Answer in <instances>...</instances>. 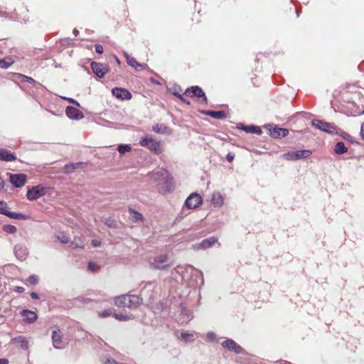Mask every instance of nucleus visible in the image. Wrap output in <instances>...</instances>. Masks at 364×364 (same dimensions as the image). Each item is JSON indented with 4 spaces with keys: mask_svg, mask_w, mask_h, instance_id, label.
Returning a JSON list of instances; mask_svg holds the SVG:
<instances>
[{
    "mask_svg": "<svg viewBox=\"0 0 364 364\" xmlns=\"http://www.w3.org/2000/svg\"><path fill=\"white\" fill-rule=\"evenodd\" d=\"M141 302V299L136 295L124 294L114 298V304L119 307L136 308Z\"/></svg>",
    "mask_w": 364,
    "mask_h": 364,
    "instance_id": "f257e3e1",
    "label": "nucleus"
},
{
    "mask_svg": "<svg viewBox=\"0 0 364 364\" xmlns=\"http://www.w3.org/2000/svg\"><path fill=\"white\" fill-rule=\"evenodd\" d=\"M150 178L154 180L156 182L164 183H166V191H168L171 188V180L170 174L164 168H159L156 171H152L149 173Z\"/></svg>",
    "mask_w": 364,
    "mask_h": 364,
    "instance_id": "f03ea898",
    "label": "nucleus"
},
{
    "mask_svg": "<svg viewBox=\"0 0 364 364\" xmlns=\"http://www.w3.org/2000/svg\"><path fill=\"white\" fill-rule=\"evenodd\" d=\"M139 144L156 154L162 152L161 141H156L151 135H146L139 140Z\"/></svg>",
    "mask_w": 364,
    "mask_h": 364,
    "instance_id": "7ed1b4c3",
    "label": "nucleus"
},
{
    "mask_svg": "<svg viewBox=\"0 0 364 364\" xmlns=\"http://www.w3.org/2000/svg\"><path fill=\"white\" fill-rule=\"evenodd\" d=\"M311 154V151L309 149L291 151L283 154V159L287 161H296L299 159L308 158Z\"/></svg>",
    "mask_w": 364,
    "mask_h": 364,
    "instance_id": "20e7f679",
    "label": "nucleus"
},
{
    "mask_svg": "<svg viewBox=\"0 0 364 364\" xmlns=\"http://www.w3.org/2000/svg\"><path fill=\"white\" fill-rule=\"evenodd\" d=\"M185 95L193 97H196L200 103L207 104L208 100L205 92L199 86H191L185 90Z\"/></svg>",
    "mask_w": 364,
    "mask_h": 364,
    "instance_id": "39448f33",
    "label": "nucleus"
},
{
    "mask_svg": "<svg viewBox=\"0 0 364 364\" xmlns=\"http://www.w3.org/2000/svg\"><path fill=\"white\" fill-rule=\"evenodd\" d=\"M171 266L166 254L156 256L151 263V267L154 269H166Z\"/></svg>",
    "mask_w": 364,
    "mask_h": 364,
    "instance_id": "423d86ee",
    "label": "nucleus"
},
{
    "mask_svg": "<svg viewBox=\"0 0 364 364\" xmlns=\"http://www.w3.org/2000/svg\"><path fill=\"white\" fill-rule=\"evenodd\" d=\"M46 193V188L42 185H38L29 188L26 197L29 200H36Z\"/></svg>",
    "mask_w": 364,
    "mask_h": 364,
    "instance_id": "0eeeda50",
    "label": "nucleus"
},
{
    "mask_svg": "<svg viewBox=\"0 0 364 364\" xmlns=\"http://www.w3.org/2000/svg\"><path fill=\"white\" fill-rule=\"evenodd\" d=\"M0 214L5 215L12 219L26 220L28 216L22 213L11 212L7 210V204L4 201H0Z\"/></svg>",
    "mask_w": 364,
    "mask_h": 364,
    "instance_id": "6e6552de",
    "label": "nucleus"
},
{
    "mask_svg": "<svg viewBox=\"0 0 364 364\" xmlns=\"http://www.w3.org/2000/svg\"><path fill=\"white\" fill-rule=\"evenodd\" d=\"M311 124L313 127L327 133L333 134L336 131V127L333 124L319 119H313Z\"/></svg>",
    "mask_w": 364,
    "mask_h": 364,
    "instance_id": "1a4fd4ad",
    "label": "nucleus"
},
{
    "mask_svg": "<svg viewBox=\"0 0 364 364\" xmlns=\"http://www.w3.org/2000/svg\"><path fill=\"white\" fill-rule=\"evenodd\" d=\"M264 127L268 129L270 136L274 139L285 137L289 134V130L287 129L280 128L276 125L273 127L272 125L268 124Z\"/></svg>",
    "mask_w": 364,
    "mask_h": 364,
    "instance_id": "9d476101",
    "label": "nucleus"
},
{
    "mask_svg": "<svg viewBox=\"0 0 364 364\" xmlns=\"http://www.w3.org/2000/svg\"><path fill=\"white\" fill-rule=\"evenodd\" d=\"M202 201V198L199 194L193 193L187 198L185 204L188 208L193 209L198 208Z\"/></svg>",
    "mask_w": 364,
    "mask_h": 364,
    "instance_id": "9b49d317",
    "label": "nucleus"
},
{
    "mask_svg": "<svg viewBox=\"0 0 364 364\" xmlns=\"http://www.w3.org/2000/svg\"><path fill=\"white\" fill-rule=\"evenodd\" d=\"M91 68L93 73L100 78L103 77L105 75L109 72L107 65H103L97 62H92L91 63Z\"/></svg>",
    "mask_w": 364,
    "mask_h": 364,
    "instance_id": "f8f14e48",
    "label": "nucleus"
},
{
    "mask_svg": "<svg viewBox=\"0 0 364 364\" xmlns=\"http://www.w3.org/2000/svg\"><path fill=\"white\" fill-rule=\"evenodd\" d=\"M10 182L16 188H21L26 182V175L24 173L9 174Z\"/></svg>",
    "mask_w": 364,
    "mask_h": 364,
    "instance_id": "ddd939ff",
    "label": "nucleus"
},
{
    "mask_svg": "<svg viewBox=\"0 0 364 364\" xmlns=\"http://www.w3.org/2000/svg\"><path fill=\"white\" fill-rule=\"evenodd\" d=\"M223 348L229 350L234 351L235 353H243L244 350L242 348L237 344L232 339L228 338L222 343Z\"/></svg>",
    "mask_w": 364,
    "mask_h": 364,
    "instance_id": "4468645a",
    "label": "nucleus"
},
{
    "mask_svg": "<svg viewBox=\"0 0 364 364\" xmlns=\"http://www.w3.org/2000/svg\"><path fill=\"white\" fill-rule=\"evenodd\" d=\"M112 93L117 99L129 100L132 99V94L127 89L114 87L112 90Z\"/></svg>",
    "mask_w": 364,
    "mask_h": 364,
    "instance_id": "2eb2a0df",
    "label": "nucleus"
},
{
    "mask_svg": "<svg viewBox=\"0 0 364 364\" xmlns=\"http://www.w3.org/2000/svg\"><path fill=\"white\" fill-rule=\"evenodd\" d=\"M124 55L126 58L127 64L134 68L136 71L144 70L148 68L147 65L139 63L134 58L130 56L127 53L124 52Z\"/></svg>",
    "mask_w": 364,
    "mask_h": 364,
    "instance_id": "dca6fc26",
    "label": "nucleus"
},
{
    "mask_svg": "<svg viewBox=\"0 0 364 364\" xmlns=\"http://www.w3.org/2000/svg\"><path fill=\"white\" fill-rule=\"evenodd\" d=\"M65 113L68 118L79 120L84 117L83 113L77 108L68 106L65 109Z\"/></svg>",
    "mask_w": 364,
    "mask_h": 364,
    "instance_id": "f3484780",
    "label": "nucleus"
},
{
    "mask_svg": "<svg viewBox=\"0 0 364 364\" xmlns=\"http://www.w3.org/2000/svg\"><path fill=\"white\" fill-rule=\"evenodd\" d=\"M53 345L55 348L62 349L64 348L62 334L59 330H53L52 332Z\"/></svg>",
    "mask_w": 364,
    "mask_h": 364,
    "instance_id": "a211bd4d",
    "label": "nucleus"
},
{
    "mask_svg": "<svg viewBox=\"0 0 364 364\" xmlns=\"http://www.w3.org/2000/svg\"><path fill=\"white\" fill-rule=\"evenodd\" d=\"M218 241V238L213 236L209 238L205 239L202 240L200 243H197L194 245L195 249L200 250V249H207L210 247H212L213 245H215Z\"/></svg>",
    "mask_w": 364,
    "mask_h": 364,
    "instance_id": "6ab92c4d",
    "label": "nucleus"
},
{
    "mask_svg": "<svg viewBox=\"0 0 364 364\" xmlns=\"http://www.w3.org/2000/svg\"><path fill=\"white\" fill-rule=\"evenodd\" d=\"M14 252L17 259L21 261L25 260L28 255V249L23 245H15Z\"/></svg>",
    "mask_w": 364,
    "mask_h": 364,
    "instance_id": "aec40b11",
    "label": "nucleus"
},
{
    "mask_svg": "<svg viewBox=\"0 0 364 364\" xmlns=\"http://www.w3.org/2000/svg\"><path fill=\"white\" fill-rule=\"evenodd\" d=\"M20 314L23 317V321L26 323H32L38 318L37 314L33 311L23 309Z\"/></svg>",
    "mask_w": 364,
    "mask_h": 364,
    "instance_id": "412c9836",
    "label": "nucleus"
},
{
    "mask_svg": "<svg viewBox=\"0 0 364 364\" xmlns=\"http://www.w3.org/2000/svg\"><path fill=\"white\" fill-rule=\"evenodd\" d=\"M237 127L245 131L246 133L257 134L258 135H261L262 133L261 129L257 126H246L242 123H240L237 124Z\"/></svg>",
    "mask_w": 364,
    "mask_h": 364,
    "instance_id": "4be33fe9",
    "label": "nucleus"
},
{
    "mask_svg": "<svg viewBox=\"0 0 364 364\" xmlns=\"http://www.w3.org/2000/svg\"><path fill=\"white\" fill-rule=\"evenodd\" d=\"M16 159L15 154L6 149H0V161H14Z\"/></svg>",
    "mask_w": 364,
    "mask_h": 364,
    "instance_id": "5701e85b",
    "label": "nucleus"
},
{
    "mask_svg": "<svg viewBox=\"0 0 364 364\" xmlns=\"http://www.w3.org/2000/svg\"><path fill=\"white\" fill-rule=\"evenodd\" d=\"M200 112L214 119H223L226 117V114L224 111L201 110Z\"/></svg>",
    "mask_w": 364,
    "mask_h": 364,
    "instance_id": "b1692460",
    "label": "nucleus"
},
{
    "mask_svg": "<svg viewBox=\"0 0 364 364\" xmlns=\"http://www.w3.org/2000/svg\"><path fill=\"white\" fill-rule=\"evenodd\" d=\"M211 203L214 206L220 207L223 204V198L220 193H215L211 198Z\"/></svg>",
    "mask_w": 364,
    "mask_h": 364,
    "instance_id": "393cba45",
    "label": "nucleus"
},
{
    "mask_svg": "<svg viewBox=\"0 0 364 364\" xmlns=\"http://www.w3.org/2000/svg\"><path fill=\"white\" fill-rule=\"evenodd\" d=\"M347 151L348 149L343 141H338L334 147V151L336 154H343L347 152Z\"/></svg>",
    "mask_w": 364,
    "mask_h": 364,
    "instance_id": "a878e982",
    "label": "nucleus"
},
{
    "mask_svg": "<svg viewBox=\"0 0 364 364\" xmlns=\"http://www.w3.org/2000/svg\"><path fill=\"white\" fill-rule=\"evenodd\" d=\"M70 246L72 248H83L85 246V242L81 237H75L74 240L70 242Z\"/></svg>",
    "mask_w": 364,
    "mask_h": 364,
    "instance_id": "bb28decb",
    "label": "nucleus"
},
{
    "mask_svg": "<svg viewBox=\"0 0 364 364\" xmlns=\"http://www.w3.org/2000/svg\"><path fill=\"white\" fill-rule=\"evenodd\" d=\"M152 130L158 134H166L168 127L164 124H156L152 127Z\"/></svg>",
    "mask_w": 364,
    "mask_h": 364,
    "instance_id": "cd10ccee",
    "label": "nucleus"
},
{
    "mask_svg": "<svg viewBox=\"0 0 364 364\" xmlns=\"http://www.w3.org/2000/svg\"><path fill=\"white\" fill-rule=\"evenodd\" d=\"M181 314L183 316H184L183 322H188L193 318L191 311L185 307H181Z\"/></svg>",
    "mask_w": 364,
    "mask_h": 364,
    "instance_id": "c85d7f7f",
    "label": "nucleus"
},
{
    "mask_svg": "<svg viewBox=\"0 0 364 364\" xmlns=\"http://www.w3.org/2000/svg\"><path fill=\"white\" fill-rule=\"evenodd\" d=\"M15 340L18 341L20 343V346L23 350H27L28 348V340L23 336H19Z\"/></svg>",
    "mask_w": 364,
    "mask_h": 364,
    "instance_id": "c756f323",
    "label": "nucleus"
},
{
    "mask_svg": "<svg viewBox=\"0 0 364 364\" xmlns=\"http://www.w3.org/2000/svg\"><path fill=\"white\" fill-rule=\"evenodd\" d=\"M181 338L185 342H193L195 339L193 334L187 332H182L181 333Z\"/></svg>",
    "mask_w": 364,
    "mask_h": 364,
    "instance_id": "7c9ffc66",
    "label": "nucleus"
},
{
    "mask_svg": "<svg viewBox=\"0 0 364 364\" xmlns=\"http://www.w3.org/2000/svg\"><path fill=\"white\" fill-rule=\"evenodd\" d=\"M142 219H143V215L141 213H139L135 210H132V215H131L132 221L137 222L139 220H142Z\"/></svg>",
    "mask_w": 364,
    "mask_h": 364,
    "instance_id": "2f4dec72",
    "label": "nucleus"
},
{
    "mask_svg": "<svg viewBox=\"0 0 364 364\" xmlns=\"http://www.w3.org/2000/svg\"><path fill=\"white\" fill-rule=\"evenodd\" d=\"M3 230L7 233L14 234L16 232L17 229L14 225H5L3 226Z\"/></svg>",
    "mask_w": 364,
    "mask_h": 364,
    "instance_id": "473e14b6",
    "label": "nucleus"
},
{
    "mask_svg": "<svg viewBox=\"0 0 364 364\" xmlns=\"http://www.w3.org/2000/svg\"><path fill=\"white\" fill-rule=\"evenodd\" d=\"M18 77L21 79V82H26L33 83V84L36 83V80L31 77L22 75V74H18Z\"/></svg>",
    "mask_w": 364,
    "mask_h": 364,
    "instance_id": "72a5a7b5",
    "label": "nucleus"
},
{
    "mask_svg": "<svg viewBox=\"0 0 364 364\" xmlns=\"http://www.w3.org/2000/svg\"><path fill=\"white\" fill-rule=\"evenodd\" d=\"M131 151V147L127 144H120L118 146V151L123 154Z\"/></svg>",
    "mask_w": 364,
    "mask_h": 364,
    "instance_id": "f704fd0d",
    "label": "nucleus"
},
{
    "mask_svg": "<svg viewBox=\"0 0 364 364\" xmlns=\"http://www.w3.org/2000/svg\"><path fill=\"white\" fill-rule=\"evenodd\" d=\"M56 238L61 243L66 244L69 242V238L64 233H60L56 236Z\"/></svg>",
    "mask_w": 364,
    "mask_h": 364,
    "instance_id": "c9c22d12",
    "label": "nucleus"
},
{
    "mask_svg": "<svg viewBox=\"0 0 364 364\" xmlns=\"http://www.w3.org/2000/svg\"><path fill=\"white\" fill-rule=\"evenodd\" d=\"M75 171V169L72 166L71 164H65L63 167V172L66 174L72 173Z\"/></svg>",
    "mask_w": 364,
    "mask_h": 364,
    "instance_id": "e433bc0d",
    "label": "nucleus"
},
{
    "mask_svg": "<svg viewBox=\"0 0 364 364\" xmlns=\"http://www.w3.org/2000/svg\"><path fill=\"white\" fill-rule=\"evenodd\" d=\"M217 335L213 331H208L206 334L207 341L213 342L216 340Z\"/></svg>",
    "mask_w": 364,
    "mask_h": 364,
    "instance_id": "4c0bfd02",
    "label": "nucleus"
},
{
    "mask_svg": "<svg viewBox=\"0 0 364 364\" xmlns=\"http://www.w3.org/2000/svg\"><path fill=\"white\" fill-rule=\"evenodd\" d=\"M27 281L29 282V284L33 285H36L38 283V279L35 275L29 276L27 279Z\"/></svg>",
    "mask_w": 364,
    "mask_h": 364,
    "instance_id": "58836bf2",
    "label": "nucleus"
},
{
    "mask_svg": "<svg viewBox=\"0 0 364 364\" xmlns=\"http://www.w3.org/2000/svg\"><path fill=\"white\" fill-rule=\"evenodd\" d=\"M114 317L119 321H127L129 318L127 316L119 314H114Z\"/></svg>",
    "mask_w": 364,
    "mask_h": 364,
    "instance_id": "ea45409f",
    "label": "nucleus"
},
{
    "mask_svg": "<svg viewBox=\"0 0 364 364\" xmlns=\"http://www.w3.org/2000/svg\"><path fill=\"white\" fill-rule=\"evenodd\" d=\"M87 267L92 272H95V271H96L98 269L97 265L95 263L92 262H90L88 263Z\"/></svg>",
    "mask_w": 364,
    "mask_h": 364,
    "instance_id": "a19ab883",
    "label": "nucleus"
},
{
    "mask_svg": "<svg viewBox=\"0 0 364 364\" xmlns=\"http://www.w3.org/2000/svg\"><path fill=\"white\" fill-rule=\"evenodd\" d=\"M11 65V63L7 62L5 60H0V67L2 68H8Z\"/></svg>",
    "mask_w": 364,
    "mask_h": 364,
    "instance_id": "79ce46f5",
    "label": "nucleus"
},
{
    "mask_svg": "<svg viewBox=\"0 0 364 364\" xmlns=\"http://www.w3.org/2000/svg\"><path fill=\"white\" fill-rule=\"evenodd\" d=\"M64 99L66 100L68 102L75 105L77 107H79L80 106V103L77 101H76L75 100L73 99V98L64 97Z\"/></svg>",
    "mask_w": 364,
    "mask_h": 364,
    "instance_id": "37998d69",
    "label": "nucleus"
},
{
    "mask_svg": "<svg viewBox=\"0 0 364 364\" xmlns=\"http://www.w3.org/2000/svg\"><path fill=\"white\" fill-rule=\"evenodd\" d=\"M191 269V274L196 276V277L198 276H201V273L198 272L196 269H193L192 267H188Z\"/></svg>",
    "mask_w": 364,
    "mask_h": 364,
    "instance_id": "c03bdc74",
    "label": "nucleus"
},
{
    "mask_svg": "<svg viewBox=\"0 0 364 364\" xmlns=\"http://www.w3.org/2000/svg\"><path fill=\"white\" fill-rule=\"evenodd\" d=\"M111 314V311L109 309L103 311L102 313L100 314V316L102 318L107 317Z\"/></svg>",
    "mask_w": 364,
    "mask_h": 364,
    "instance_id": "a18cd8bd",
    "label": "nucleus"
},
{
    "mask_svg": "<svg viewBox=\"0 0 364 364\" xmlns=\"http://www.w3.org/2000/svg\"><path fill=\"white\" fill-rule=\"evenodd\" d=\"M343 138L348 140V141H350L351 143H355L356 141H353L352 139V137L350 135H349L347 133H343V134L342 135Z\"/></svg>",
    "mask_w": 364,
    "mask_h": 364,
    "instance_id": "49530a36",
    "label": "nucleus"
},
{
    "mask_svg": "<svg viewBox=\"0 0 364 364\" xmlns=\"http://www.w3.org/2000/svg\"><path fill=\"white\" fill-rule=\"evenodd\" d=\"M95 51L97 53H103V47L100 44H96L95 46Z\"/></svg>",
    "mask_w": 364,
    "mask_h": 364,
    "instance_id": "de8ad7c7",
    "label": "nucleus"
},
{
    "mask_svg": "<svg viewBox=\"0 0 364 364\" xmlns=\"http://www.w3.org/2000/svg\"><path fill=\"white\" fill-rule=\"evenodd\" d=\"M181 90V87L179 86H174L173 87V91L172 92V94L176 96V97H178V95H181L179 92H178V90Z\"/></svg>",
    "mask_w": 364,
    "mask_h": 364,
    "instance_id": "09e8293b",
    "label": "nucleus"
},
{
    "mask_svg": "<svg viewBox=\"0 0 364 364\" xmlns=\"http://www.w3.org/2000/svg\"><path fill=\"white\" fill-rule=\"evenodd\" d=\"M178 98L183 102L186 103V105H190L191 102L185 98L182 95H178Z\"/></svg>",
    "mask_w": 364,
    "mask_h": 364,
    "instance_id": "8fccbe9b",
    "label": "nucleus"
},
{
    "mask_svg": "<svg viewBox=\"0 0 364 364\" xmlns=\"http://www.w3.org/2000/svg\"><path fill=\"white\" fill-rule=\"evenodd\" d=\"M104 364H117L115 360L113 358H107L105 361H103Z\"/></svg>",
    "mask_w": 364,
    "mask_h": 364,
    "instance_id": "3c124183",
    "label": "nucleus"
},
{
    "mask_svg": "<svg viewBox=\"0 0 364 364\" xmlns=\"http://www.w3.org/2000/svg\"><path fill=\"white\" fill-rule=\"evenodd\" d=\"M82 164H83V163H82V162L72 163L71 164V165L73 167V168L75 169V171L76 169L80 168L82 166Z\"/></svg>",
    "mask_w": 364,
    "mask_h": 364,
    "instance_id": "603ef678",
    "label": "nucleus"
},
{
    "mask_svg": "<svg viewBox=\"0 0 364 364\" xmlns=\"http://www.w3.org/2000/svg\"><path fill=\"white\" fill-rule=\"evenodd\" d=\"M24 288L23 287L16 286L14 287V291L17 293H22L24 291Z\"/></svg>",
    "mask_w": 364,
    "mask_h": 364,
    "instance_id": "864d4df0",
    "label": "nucleus"
},
{
    "mask_svg": "<svg viewBox=\"0 0 364 364\" xmlns=\"http://www.w3.org/2000/svg\"><path fill=\"white\" fill-rule=\"evenodd\" d=\"M226 159L229 162H232L234 159V154L232 153H228L227 154Z\"/></svg>",
    "mask_w": 364,
    "mask_h": 364,
    "instance_id": "5fc2aeb1",
    "label": "nucleus"
},
{
    "mask_svg": "<svg viewBox=\"0 0 364 364\" xmlns=\"http://www.w3.org/2000/svg\"><path fill=\"white\" fill-rule=\"evenodd\" d=\"M91 244L93 247H99L101 245V242L98 240H93L91 242Z\"/></svg>",
    "mask_w": 364,
    "mask_h": 364,
    "instance_id": "6e6d98bb",
    "label": "nucleus"
},
{
    "mask_svg": "<svg viewBox=\"0 0 364 364\" xmlns=\"http://www.w3.org/2000/svg\"><path fill=\"white\" fill-rule=\"evenodd\" d=\"M31 297L33 299H39V296H38V294L36 293V292H31Z\"/></svg>",
    "mask_w": 364,
    "mask_h": 364,
    "instance_id": "4d7b16f0",
    "label": "nucleus"
},
{
    "mask_svg": "<svg viewBox=\"0 0 364 364\" xmlns=\"http://www.w3.org/2000/svg\"><path fill=\"white\" fill-rule=\"evenodd\" d=\"M360 134H361L363 139L364 140V122L361 125Z\"/></svg>",
    "mask_w": 364,
    "mask_h": 364,
    "instance_id": "13d9d810",
    "label": "nucleus"
},
{
    "mask_svg": "<svg viewBox=\"0 0 364 364\" xmlns=\"http://www.w3.org/2000/svg\"><path fill=\"white\" fill-rule=\"evenodd\" d=\"M9 360L6 358H0V364H8Z\"/></svg>",
    "mask_w": 364,
    "mask_h": 364,
    "instance_id": "bf43d9fd",
    "label": "nucleus"
},
{
    "mask_svg": "<svg viewBox=\"0 0 364 364\" xmlns=\"http://www.w3.org/2000/svg\"><path fill=\"white\" fill-rule=\"evenodd\" d=\"M196 281H191L188 282V286L191 287H195V285H196Z\"/></svg>",
    "mask_w": 364,
    "mask_h": 364,
    "instance_id": "052dcab7",
    "label": "nucleus"
},
{
    "mask_svg": "<svg viewBox=\"0 0 364 364\" xmlns=\"http://www.w3.org/2000/svg\"><path fill=\"white\" fill-rule=\"evenodd\" d=\"M4 181L0 177V190L4 188Z\"/></svg>",
    "mask_w": 364,
    "mask_h": 364,
    "instance_id": "680f3d73",
    "label": "nucleus"
},
{
    "mask_svg": "<svg viewBox=\"0 0 364 364\" xmlns=\"http://www.w3.org/2000/svg\"><path fill=\"white\" fill-rule=\"evenodd\" d=\"M78 33H79L78 30H77V29L73 30V34L75 35V36H77L78 35Z\"/></svg>",
    "mask_w": 364,
    "mask_h": 364,
    "instance_id": "e2e57ef3",
    "label": "nucleus"
},
{
    "mask_svg": "<svg viewBox=\"0 0 364 364\" xmlns=\"http://www.w3.org/2000/svg\"><path fill=\"white\" fill-rule=\"evenodd\" d=\"M81 299L83 300V302H86V303H87L90 301V299H84L82 298Z\"/></svg>",
    "mask_w": 364,
    "mask_h": 364,
    "instance_id": "0e129e2a",
    "label": "nucleus"
},
{
    "mask_svg": "<svg viewBox=\"0 0 364 364\" xmlns=\"http://www.w3.org/2000/svg\"><path fill=\"white\" fill-rule=\"evenodd\" d=\"M186 276H187V275H186V273L185 274H183V280H186Z\"/></svg>",
    "mask_w": 364,
    "mask_h": 364,
    "instance_id": "69168bd1",
    "label": "nucleus"
},
{
    "mask_svg": "<svg viewBox=\"0 0 364 364\" xmlns=\"http://www.w3.org/2000/svg\"><path fill=\"white\" fill-rule=\"evenodd\" d=\"M296 15H297V17H299V10H296Z\"/></svg>",
    "mask_w": 364,
    "mask_h": 364,
    "instance_id": "338daca9",
    "label": "nucleus"
},
{
    "mask_svg": "<svg viewBox=\"0 0 364 364\" xmlns=\"http://www.w3.org/2000/svg\"><path fill=\"white\" fill-rule=\"evenodd\" d=\"M115 58H116V60H117V62L119 64V63H120L119 60L117 57H115Z\"/></svg>",
    "mask_w": 364,
    "mask_h": 364,
    "instance_id": "774afa93",
    "label": "nucleus"
}]
</instances>
